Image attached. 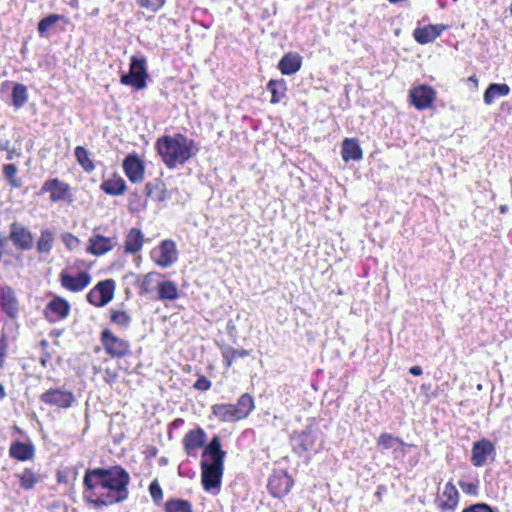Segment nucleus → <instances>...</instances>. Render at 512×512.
Instances as JSON below:
<instances>
[{
	"mask_svg": "<svg viewBox=\"0 0 512 512\" xmlns=\"http://www.w3.org/2000/svg\"><path fill=\"white\" fill-rule=\"evenodd\" d=\"M510 93V87L505 83H491L484 92V102L491 105L496 98L507 96Z\"/></svg>",
	"mask_w": 512,
	"mask_h": 512,
	"instance_id": "cd10ccee",
	"label": "nucleus"
},
{
	"mask_svg": "<svg viewBox=\"0 0 512 512\" xmlns=\"http://www.w3.org/2000/svg\"><path fill=\"white\" fill-rule=\"evenodd\" d=\"M302 65V57L298 53L285 54L278 63V68L283 75H292L298 72Z\"/></svg>",
	"mask_w": 512,
	"mask_h": 512,
	"instance_id": "412c9836",
	"label": "nucleus"
},
{
	"mask_svg": "<svg viewBox=\"0 0 512 512\" xmlns=\"http://www.w3.org/2000/svg\"><path fill=\"white\" fill-rule=\"evenodd\" d=\"M234 407L239 419H244L254 409V400L250 394L244 393L243 395L240 396V398L237 401V404L234 405Z\"/></svg>",
	"mask_w": 512,
	"mask_h": 512,
	"instance_id": "7c9ffc66",
	"label": "nucleus"
},
{
	"mask_svg": "<svg viewBox=\"0 0 512 512\" xmlns=\"http://www.w3.org/2000/svg\"><path fill=\"white\" fill-rule=\"evenodd\" d=\"M129 473L119 465L88 468L83 477L84 499L96 508L128 499Z\"/></svg>",
	"mask_w": 512,
	"mask_h": 512,
	"instance_id": "f257e3e1",
	"label": "nucleus"
},
{
	"mask_svg": "<svg viewBox=\"0 0 512 512\" xmlns=\"http://www.w3.org/2000/svg\"><path fill=\"white\" fill-rule=\"evenodd\" d=\"M10 148V140L0 132V151L8 150Z\"/></svg>",
	"mask_w": 512,
	"mask_h": 512,
	"instance_id": "864d4df0",
	"label": "nucleus"
},
{
	"mask_svg": "<svg viewBox=\"0 0 512 512\" xmlns=\"http://www.w3.org/2000/svg\"><path fill=\"white\" fill-rule=\"evenodd\" d=\"M6 397V391L4 386L0 383V400H3Z\"/></svg>",
	"mask_w": 512,
	"mask_h": 512,
	"instance_id": "680f3d73",
	"label": "nucleus"
},
{
	"mask_svg": "<svg viewBox=\"0 0 512 512\" xmlns=\"http://www.w3.org/2000/svg\"><path fill=\"white\" fill-rule=\"evenodd\" d=\"M16 477L19 479L21 487L25 490L33 489L40 481V475L29 468H25L21 473L16 474Z\"/></svg>",
	"mask_w": 512,
	"mask_h": 512,
	"instance_id": "473e14b6",
	"label": "nucleus"
},
{
	"mask_svg": "<svg viewBox=\"0 0 512 512\" xmlns=\"http://www.w3.org/2000/svg\"><path fill=\"white\" fill-rule=\"evenodd\" d=\"M69 189L68 184L54 178L44 182L40 189V194L49 192L51 201L58 202L66 198Z\"/></svg>",
	"mask_w": 512,
	"mask_h": 512,
	"instance_id": "a211bd4d",
	"label": "nucleus"
},
{
	"mask_svg": "<svg viewBox=\"0 0 512 512\" xmlns=\"http://www.w3.org/2000/svg\"><path fill=\"white\" fill-rule=\"evenodd\" d=\"M59 277L62 287L71 292H80L91 282V276L86 271H81L76 276L69 274L67 271H62Z\"/></svg>",
	"mask_w": 512,
	"mask_h": 512,
	"instance_id": "ddd939ff",
	"label": "nucleus"
},
{
	"mask_svg": "<svg viewBox=\"0 0 512 512\" xmlns=\"http://www.w3.org/2000/svg\"><path fill=\"white\" fill-rule=\"evenodd\" d=\"M63 16L59 14H50L47 17L41 19L38 23V32L40 36H46L47 31L55 25Z\"/></svg>",
	"mask_w": 512,
	"mask_h": 512,
	"instance_id": "79ce46f5",
	"label": "nucleus"
},
{
	"mask_svg": "<svg viewBox=\"0 0 512 512\" xmlns=\"http://www.w3.org/2000/svg\"><path fill=\"white\" fill-rule=\"evenodd\" d=\"M444 29V25L430 24L423 28L415 29L413 36L418 43L427 44L434 41L437 37H439Z\"/></svg>",
	"mask_w": 512,
	"mask_h": 512,
	"instance_id": "aec40b11",
	"label": "nucleus"
},
{
	"mask_svg": "<svg viewBox=\"0 0 512 512\" xmlns=\"http://www.w3.org/2000/svg\"><path fill=\"white\" fill-rule=\"evenodd\" d=\"M70 309V304L66 299L55 296L50 302H48L43 314L48 322L55 323L59 320L65 319L69 315Z\"/></svg>",
	"mask_w": 512,
	"mask_h": 512,
	"instance_id": "9d476101",
	"label": "nucleus"
},
{
	"mask_svg": "<svg viewBox=\"0 0 512 512\" xmlns=\"http://www.w3.org/2000/svg\"><path fill=\"white\" fill-rule=\"evenodd\" d=\"M61 239H62L63 243L65 244V246L69 250L75 249L79 244V239L76 236H74L73 234L68 233V232L63 233L61 235Z\"/></svg>",
	"mask_w": 512,
	"mask_h": 512,
	"instance_id": "09e8293b",
	"label": "nucleus"
},
{
	"mask_svg": "<svg viewBox=\"0 0 512 512\" xmlns=\"http://www.w3.org/2000/svg\"><path fill=\"white\" fill-rule=\"evenodd\" d=\"M206 433L202 428L190 430L183 438L184 450L188 455H193V451L204 446Z\"/></svg>",
	"mask_w": 512,
	"mask_h": 512,
	"instance_id": "6ab92c4d",
	"label": "nucleus"
},
{
	"mask_svg": "<svg viewBox=\"0 0 512 512\" xmlns=\"http://www.w3.org/2000/svg\"><path fill=\"white\" fill-rule=\"evenodd\" d=\"M8 240H9V236L6 237V236L0 234V250L1 251L7 245Z\"/></svg>",
	"mask_w": 512,
	"mask_h": 512,
	"instance_id": "13d9d810",
	"label": "nucleus"
},
{
	"mask_svg": "<svg viewBox=\"0 0 512 512\" xmlns=\"http://www.w3.org/2000/svg\"><path fill=\"white\" fill-rule=\"evenodd\" d=\"M165 2V0H137V4L140 7L146 8L151 12L159 11L165 5Z\"/></svg>",
	"mask_w": 512,
	"mask_h": 512,
	"instance_id": "a18cd8bd",
	"label": "nucleus"
},
{
	"mask_svg": "<svg viewBox=\"0 0 512 512\" xmlns=\"http://www.w3.org/2000/svg\"><path fill=\"white\" fill-rule=\"evenodd\" d=\"M341 155L345 162H349L350 160L358 161L362 159L363 156L358 141L353 138H346L343 141Z\"/></svg>",
	"mask_w": 512,
	"mask_h": 512,
	"instance_id": "5701e85b",
	"label": "nucleus"
},
{
	"mask_svg": "<svg viewBox=\"0 0 512 512\" xmlns=\"http://www.w3.org/2000/svg\"><path fill=\"white\" fill-rule=\"evenodd\" d=\"M54 239H55V233L52 230H50L48 228L42 229L40 236L38 238V241H37V245H36L38 253H40V254L50 253V251L53 248Z\"/></svg>",
	"mask_w": 512,
	"mask_h": 512,
	"instance_id": "c756f323",
	"label": "nucleus"
},
{
	"mask_svg": "<svg viewBox=\"0 0 512 512\" xmlns=\"http://www.w3.org/2000/svg\"><path fill=\"white\" fill-rule=\"evenodd\" d=\"M40 401L61 409L70 408L76 401L72 391L63 388H50L40 395Z\"/></svg>",
	"mask_w": 512,
	"mask_h": 512,
	"instance_id": "0eeeda50",
	"label": "nucleus"
},
{
	"mask_svg": "<svg viewBox=\"0 0 512 512\" xmlns=\"http://www.w3.org/2000/svg\"><path fill=\"white\" fill-rule=\"evenodd\" d=\"M158 186V181H154V182H148L146 183L145 185V189H146V194L147 196H152L153 195V191H154V188H156Z\"/></svg>",
	"mask_w": 512,
	"mask_h": 512,
	"instance_id": "5fc2aeb1",
	"label": "nucleus"
},
{
	"mask_svg": "<svg viewBox=\"0 0 512 512\" xmlns=\"http://www.w3.org/2000/svg\"><path fill=\"white\" fill-rule=\"evenodd\" d=\"M74 154L78 164L83 168L85 172L90 173L95 169V165L90 158V153L86 148L83 146H77L75 148Z\"/></svg>",
	"mask_w": 512,
	"mask_h": 512,
	"instance_id": "f704fd0d",
	"label": "nucleus"
},
{
	"mask_svg": "<svg viewBox=\"0 0 512 512\" xmlns=\"http://www.w3.org/2000/svg\"><path fill=\"white\" fill-rule=\"evenodd\" d=\"M166 512H193L189 501L183 499H172L166 502Z\"/></svg>",
	"mask_w": 512,
	"mask_h": 512,
	"instance_id": "ea45409f",
	"label": "nucleus"
},
{
	"mask_svg": "<svg viewBox=\"0 0 512 512\" xmlns=\"http://www.w3.org/2000/svg\"><path fill=\"white\" fill-rule=\"evenodd\" d=\"M99 14V8H93L90 12H88V15L91 17H95Z\"/></svg>",
	"mask_w": 512,
	"mask_h": 512,
	"instance_id": "e2e57ef3",
	"label": "nucleus"
},
{
	"mask_svg": "<svg viewBox=\"0 0 512 512\" xmlns=\"http://www.w3.org/2000/svg\"><path fill=\"white\" fill-rule=\"evenodd\" d=\"M182 423H183V419L178 418V419H176V420H174V421L172 422V425H173L174 427H178V426H179L180 424H182Z\"/></svg>",
	"mask_w": 512,
	"mask_h": 512,
	"instance_id": "0e129e2a",
	"label": "nucleus"
},
{
	"mask_svg": "<svg viewBox=\"0 0 512 512\" xmlns=\"http://www.w3.org/2000/svg\"><path fill=\"white\" fill-rule=\"evenodd\" d=\"M149 492H150V495H151L153 501L156 504H159L163 498V491H162V488L160 487L157 480H154L149 485Z\"/></svg>",
	"mask_w": 512,
	"mask_h": 512,
	"instance_id": "49530a36",
	"label": "nucleus"
},
{
	"mask_svg": "<svg viewBox=\"0 0 512 512\" xmlns=\"http://www.w3.org/2000/svg\"><path fill=\"white\" fill-rule=\"evenodd\" d=\"M27 88L23 84H15L12 90V102L17 108L22 107L27 102Z\"/></svg>",
	"mask_w": 512,
	"mask_h": 512,
	"instance_id": "58836bf2",
	"label": "nucleus"
},
{
	"mask_svg": "<svg viewBox=\"0 0 512 512\" xmlns=\"http://www.w3.org/2000/svg\"><path fill=\"white\" fill-rule=\"evenodd\" d=\"M156 276H158L156 272H150L143 276H137L135 285L139 287V293L141 295L149 294L153 290L152 284Z\"/></svg>",
	"mask_w": 512,
	"mask_h": 512,
	"instance_id": "e433bc0d",
	"label": "nucleus"
},
{
	"mask_svg": "<svg viewBox=\"0 0 512 512\" xmlns=\"http://www.w3.org/2000/svg\"><path fill=\"white\" fill-rule=\"evenodd\" d=\"M123 169L128 179L133 183L141 182L144 178V164L135 154H129L124 159Z\"/></svg>",
	"mask_w": 512,
	"mask_h": 512,
	"instance_id": "f3484780",
	"label": "nucleus"
},
{
	"mask_svg": "<svg viewBox=\"0 0 512 512\" xmlns=\"http://www.w3.org/2000/svg\"><path fill=\"white\" fill-rule=\"evenodd\" d=\"M462 512H495L491 506L486 503H476L468 506Z\"/></svg>",
	"mask_w": 512,
	"mask_h": 512,
	"instance_id": "8fccbe9b",
	"label": "nucleus"
},
{
	"mask_svg": "<svg viewBox=\"0 0 512 512\" xmlns=\"http://www.w3.org/2000/svg\"><path fill=\"white\" fill-rule=\"evenodd\" d=\"M499 210L502 214H505L508 211V207L506 205H501Z\"/></svg>",
	"mask_w": 512,
	"mask_h": 512,
	"instance_id": "69168bd1",
	"label": "nucleus"
},
{
	"mask_svg": "<svg viewBox=\"0 0 512 512\" xmlns=\"http://www.w3.org/2000/svg\"><path fill=\"white\" fill-rule=\"evenodd\" d=\"M144 236L140 229L132 228L127 234L125 240V252L135 254L141 250L143 246Z\"/></svg>",
	"mask_w": 512,
	"mask_h": 512,
	"instance_id": "bb28decb",
	"label": "nucleus"
},
{
	"mask_svg": "<svg viewBox=\"0 0 512 512\" xmlns=\"http://www.w3.org/2000/svg\"><path fill=\"white\" fill-rule=\"evenodd\" d=\"M211 381L208 380L205 376H200L196 382L194 383L193 387L200 391H207L211 388Z\"/></svg>",
	"mask_w": 512,
	"mask_h": 512,
	"instance_id": "3c124183",
	"label": "nucleus"
},
{
	"mask_svg": "<svg viewBox=\"0 0 512 512\" xmlns=\"http://www.w3.org/2000/svg\"><path fill=\"white\" fill-rule=\"evenodd\" d=\"M221 353H222L224 365L226 366V368H230L232 366L233 362L237 358L249 356L251 353V350H246V349L237 350L231 346H224Z\"/></svg>",
	"mask_w": 512,
	"mask_h": 512,
	"instance_id": "2f4dec72",
	"label": "nucleus"
},
{
	"mask_svg": "<svg viewBox=\"0 0 512 512\" xmlns=\"http://www.w3.org/2000/svg\"><path fill=\"white\" fill-rule=\"evenodd\" d=\"M0 304L2 311L11 319H15L19 313V302L14 289L8 285L1 288Z\"/></svg>",
	"mask_w": 512,
	"mask_h": 512,
	"instance_id": "2eb2a0df",
	"label": "nucleus"
},
{
	"mask_svg": "<svg viewBox=\"0 0 512 512\" xmlns=\"http://www.w3.org/2000/svg\"><path fill=\"white\" fill-rule=\"evenodd\" d=\"M9 240L17 250L27 251L33 248V235L28 228L18 222L10 224Z\"/></svg>",
	"mask_w": 512,
	"mask_h": 512,
	"instance_id": "1a4fd4ad",
	"label": "nucleus"
},
{
	"mask_svg": "<svg viewBox=\"0 0 512 512\" xmlns=\"http://www.w3.org/2000/svg\"><path fill=\"white\" fill-rule=\"evenodd\" d=\"M509 11H510V14H511V16H512V4H511V6H510V8H509Z\"/></svg>",
	"mask_w": 512,
	"mask_h": 512,
	"instance_id": "774afa93",
	"label": "nucleus"
},
{
	"mask_svg": "<svg viewBox=\"0 0 512 512\" xmlns=\"http://www.w3.org/2000/svg\"><path fill=\"white\" fill-rule=\"evenodd\" d=\"M458 485L465 494L472 495V496L478 495V489H479L478 483L465 482L463 480H460L458 482Z\"/></svg>",
	"mask_w": 512,
	"mask_h": 512,
	"instance_id": "de8ad7c7",
	"label": "nucleus"
},
{
	"mask_svg": "<svg viewBox=\"0 0 512 512\" xmlns=\"http://www.w3.org/2000/svg\"><path fill=\"white\" fill-rule=\"evenodd\" d=\"M442 497L445 498V500L439 504L441 509L454 510L457 507L459 502V492L451 482H448L445 485Z\"/></svg>",
	"mask_w": 512,
	"mask_h": 512,
	"instance_id": "a878e982",
	"label": "nucleus"
},
{
	"mask_svg": "<svg viewBox=\"0 0 512 512\" xmlns=\"http://www.w3.org/2000/svg\"><path fill=\"white\" fill-rule=\"evenodd\" d=\"M98 230L99 228L94 229L87 247V252L95 256H101L111 251L117 245L116 237H105L99 234Z\"/></svg>",
	"mask_w": 512,
	"mask_h": 512,
	"instance_id": "9b49d317",
	"label": "nucleus"
},
{
	"mask_svg": "<svg viewBox=\"0 0 512 512\" xmlns=\"http://www.w3.org/2000/svg\"><path fill=\"white\" fill-rule=\"evenodd\" d=\"M8 153H7V160H12L14 158L15 155H19L18 153H16V150L15 149H9L6 150Z\"/></svg>",
	"mask_w": 512,
	"mask_h": 512,
	"instance_id": "052dcab7",
	"label": "nucleus"
},
{
	"mask_svg": "<svg viewBox=\"0 0 512 512\" xmlns=\"http://www.w3.org/2000/svg\"><path fill=\"white\" fill-rule=\"evenodd\" d=\"M17 167L14 164H6L3 166V175L5 179L9 182L11 187L18 188L20 187V181L16 179Z\"/></svg>",
	"mask_w": 512,
	"mask_h": 512,
	"instance_id": "37998d69",
	"label": "nucleus"
},
{
	"mask_svg": "<svg viewBox=\"0 0 512 512\" xmlns=\"http://www.w3.org/2000/svg\"><path fill=\"white\" fill-rule=\"evenodd\" d=\"M296 440L303 451L310 450L314 445L313 436L308 430L302 431Z\"/></svg>",
	"mask_w": 512,
	"mask_h": 512,
	"instance_id": "c03bdc74",
	"label": "nucleus"
},
{
	"mask_svg": "<svg viewBox=\"0 0 512 512\" xmlns=\"http://www.w3.org/2000/svg\"><path fill=\"white\" fill-rule=\"evenodd\" d=\"M50 358V355L48 353H45L43 354L41 357H40V364L43 366V367H46L47 366V362Z\"/></svg>",
	"mask_w": 512,
	"mask_h": 512,
	"instance_id": "bf43d9fd",
	"label": "nucleus"
},
{
	"mask_svg": "<svg viewBox=\"0 0 512 512\" xmlns=\"http://www.w3.org/2000/svg\"><path fill=\"white\" fill-rule=\"evenodd\" d=\"M110 321L119 327L127 328L132 321V317L127 311L110 309Z\"/></svg>",
	"mask_w": 512,
	"mask_h": 512,
	"instance_id": "4c0bfd02",
	"label": "nucleus"
},
{
	"mask_svg": "<svg viewBox=\"0 0 512 512\" xmlns=\"http://www.w3.org/2000/svg\"><path fill=\"white\" fill-rule=\"evenodd\" d=\"M212 412L221 421L240 420L233 404H215L212 406Z\"/></svg>",
	"mask_w": 512,
	"mask_h": 512,
	"instance_id": "c85d7f7f",
	"label": "nucleus"
},
{
	"mask_svg": "<svg viewBox=\"0 0 512 512\" xmlns=\"http://www.w3.org/2000/svg\"><path fill=\"white\" fill-rule=\"evenodd\" d=\"M101 342L105 352L114 358H123L130 353V344L127 340L114 335L109 329L101 333Z\"/></svg>",
	"mask_w": 512,
	"mask_h": 512,
	"instance_id": "39448f33",
	"label": "nucleus"
},
{
	"mask_svg": "<svg viewBox=\"0 0 512 512\" xmlns=\"http://www.w3.org/2000/svg\"><path fill=\"white\" fill-rule=\"evenodd\" d=\"M147 77L148 74L146 71V60L144 58L132 56L129 72L121 75L120 82L123 85L131 86L137 90H141L146 87Z\"/></svg>",
	"mask_w": 512,
	"mask_h": 512,
	"instance_id": "20e7f679",
	"label": "nucleus"
},
{
	"mask_svg": "<svg viewBox=\"0 0 512 512\" xmlns=\"http://www.w3.org/2000/svg\"><path fill=\"white\" fill-rule=\"evenodd\" d=\"M378 446H381L383 449H395L398 445H403L404 442L394 437L392 434L389 433H382L378 440H377Z\"/></svg>",
	"mask_w": 512,
	"mask_h": 512,
	"instance_id": "a19ab883",
	"label": "nucleus"
},
{
	"mask_svg": "<svg viewBox=\"0 0 512 512\" xmlns=\"http://www.w3.org/2000/svg\"><path fill=\"white\" fill-rule=\"evenodd\" d=\"M225 456L226 452L221 449L220 437L215 435L205 447L202 453V459H208V461L211 462L220 461V463H224Z\"/></svg>",
	"mask_w": 512,
	"mask_h": 512,
	"instance_id": "4be33fe9",
	"label": "nucleus"
},
{
	"mask_svg": "<svg viewBox=\"0 0 512 512\" xmlns=\"http://www.w3.org/2000/svg\"><path fill=\"white\" fill-rule=\"evenodd\" d=\"M156 150L169 169L183 166L195 156L199 148L196 143L181 133L164 135L157 139Z\"/></svg>",
	"mask_w": 512,
	"mask_h": 512,
	"instance_id": "f03ea898",
	"label": "nucleus"
},
{
	"mask_svg": "<svg viewBox=\"0 0 512 512\" xmlns=\"http://www.w3.org/2000/svg\"><path fill=\"white\" fill-rule=\"evenodd\" d=\"M9 454L19 461L30 460L34 456V447L32 444L15 441L10 446Z\"/></svg>",
	"mask_w": 512,
	"mask_h": 512,
	"instance_id": "b1692460",
	"label": "nucleus"
},
{
	"mask_svg": "<svg viewBox=\"0 0 512 512\" xmlns=\"http://www.w3.org/2000/svg\"><path fill=\"white\" fill-rule=\"evenodd\" d=\"M411 103L418 110H425L431 107L435 100L436 92L427 85H421L410 90Z\"/></svg>",
	"mask_w": 512,
	"mask_h": 512,
	"instance_id": "f8f14e48",
	"label": "nucleus"
},
{
	"mask_svg": "<svg viewBox=\"0 0 512 512\" xmlns=\"http://www.w3.org/2000/svg\"><path fill=\"white\" fill-rule=\"evenodd\" d=\"M409 373L412 374L413 376H420V375H422L423 371L420 366H412L409 369Z\"/></svg>",
	"mask_w": 512,
	"mask_h": 512,
	"instance_id": "4d7b16f0",
	"label": "nucleus"
},
{
	"mask_svg": "<svg viewBox=\"0 0 512 512\" xmlns=\"http://www.w3.org/2000/svg\"><path fill=\"white\" fill-rule=\"evenodd\" d=\"M40 345H41L42 347H44V348H45V347H47V346H48V342H47L46 340H42V341L40 342Z\"/></svg>",
	"mask_w": 512,
	"mask_h": 512,
	"instance_id": "338daca9",
	"label": "nucleus"
},
{
	"mask_svg": "<svg viewBox=\"0 0 512 512\" xmlns=\"http://www.w3.org/2000/svg\"><path fill=\"white\" fill-rule=\"evenodd\" d=\"M224 472V463L211 462L208 459L201 460V483L207 492L217 494L219 492L222 476Z\"/></svg>",
	"mask_w": 512,
	"mask_h": 512,
	"instance_id": "7ed1b4c3",
	"label": "nucleus"
},
{
	"mask_svg": "<svg viewBox=\"0 0 512 512\" xmlns=\"http://www.w3.org/2000/svg\"><path fill=\"white\" fill-rule=\"evenodd\" d=\"M495 455L494 445L487 439L474 442L471 462L475 467H482L490 456Z\"/></svg>",
	"mask_w": 512,
	"mask_h": 512,
	"instance_id": "dca6fc26",
	"label": "nucleus"
},
{
	"mask_svg": "<svg viewBox=\"0 0 512 512\" xmlns=\"http://www.w3.org/2000/svg\"><path fill=\"white\" fill-rule=\"evenodd\" d=\"M151 257L161 268L170 267L177 260V249L174 241H162L159 247L151 252Z\"/></svg>",
	"mask_w": 512,
	"mask_h": 512,
	"instance_id": "6e6552de",
	"label": "nucleus"
},
{
	"mask_svg": "<svg viewBox=\"0 0 512 512\" xmlns=\"http://www.w3.org/2000/svg\"><path fill=\"white\" fill-rule=\"evenodd\" d=\"M6 355V345L3 341H0V368L3 367L4 357Z\"/></svg>",
	"mask_w": 512,
	"mask_h": 512,
	"instance_id": "6e6d98bb",
	"label": "nucleus"
},
{
	"mask_svg": "<svg viewBox=\"0 0 512 512\" xmlns=\"http://www.w3.org/2000/svg\"><path fill=\"white\" fill-rule=\"evenodd\" d=\"M267 89L271 92V103H279L285 96L286 83L284 79L270 80L267 84Z\"/></svg>",
	"mask_w": 512,
	"mask_h": 512,
	"instance_id": "c9c22d12",
	"label": "nucleus"
},
{
	"mask_svg": "<svg viewBox=\"0 0 512 512\" xmlns=\"http://www.w3.org/2000/svg\"><path fill=\"white\" fill-rule=\"evenodd\" d=\"M293 483V479L286 472H280L269 478L267 487L274 497L282 498L288 494Z\"/></svg>",
	"mask_w": 512,
	"mask_h": 512,
	"instance_id": "4468645a",
	"label": "nucleus"
},
{
	"mask_svg": "<svg viewBox=\"0 0 512 512\" xmlns=\"http://www.w3.org/2000/svg\"><path fill=\"white\" fill-rule=\"evenodd\" d=\"M114 291L115 281L113 279H106L98 282L96 286L89 291L86 298L91 305L103 307L113 299Z\"/></svg>",
	"mask_w": 512,
	"mask_h": 512,
	"instance_id": "423d86ee",
	"label": "nucleus"
},
{
	"mask_svg": "<svg viewBox=\"0 0 512 512\" xmlns=\"http://www.w3.org/2000/svg\"><path fill=\"white\" fill-rule=\"evenodd\" d=\"M160 300H176L179 297L178 288L172 281H163L158 285Z\"/></svg>",
	"mask_w": 512,
	"mask_h": 512,
	"instance_id": "72a5a7b5",
	"label": "nucleus"
},
{
	"mask_svg": "<svg viewBox=\"0 0 512 512\" xmlns=\"http://www.w3.org/2000/svg\"><path fill=\"white\" fill-rule=\"evenodd\" d=\"M100 188L106 194L120 196L125 193L127 186L122 177L115 175L111 179L104 180L101 183Z\"/></svg>",
	"mask_w": 512,
	"mask_h": 512,
	"instance_id": "393cba45",
	"label": "nucleus"
},
{
	"mask_svg": "<svg viewBox=\"0 0 512 512\" xmlns=\"http://www.w3.org/2000/svg\"><path fill=\"white\" fill-rule=\"evenodd\" d=\"M226 330L230 337L236 339V325L233 320H229L226 324Z\"/></svg>",
	"mask_w": 512,
	"mask_h": 512,
	"instance_id": "603ef678",
	"label": "nucleus"
}]
</instances>
